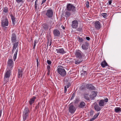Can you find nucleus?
<instances>
[{"label":"nucleus","instance_id":"obj_31","mask_svg":"<svg viewBox=\"0 0 121 121\" xmlns=\"http://www.w3.org/2000/svg\"><path fill=\"white\" fill-rule=\"evenodd\" d=\"M18 49L13 48L12 52L13 53H17L18 51Z\"/></svg>","mask_w":121,"mask_h":121},{"label":"nucleus","instance_id":"obj_36","mask_svg":"<svg viewBox=\"0 0 121 121\" xmlns=\"http://www.w3.org/2000/svg\"><path fill=\"white\" fill-rule=\"evenodd\" d=\"M37 40H35L34 41V45L33 47V48L34 49L36 46L37 43Z\"/></svg>","mask_w":121,"mask_h":121},{"label":"nucleus","instance_id":"obj_41","mask_svg":"<svg viewBox=\"0 0 121 121\" xmlns=\"http://www.w3.org/2000/svg\"><path fill=\"white\" fill-rule=\"evenodd\" d=\"M82 28L81 27H79L77 29V30L79 31H82Z\"/></svg>","mask_w":121,"mask_h":121},{"label":"nucleus","instance_id":"obj_29","mask_svg":"<svg viewBox=\"0 0 121 121\" xmlns=\"http://www.w3.org/2000/svg\"><path fill=\"white\" fill-rule=\"evenodd\" d=\"M24 112H25V113H27L28 114H29V113L30 112L28 108L26 107L25 108Z\"/></svg>","mask_w":121,"mask_h":121},{"label":"nucleus","instance_id":"obj_13","mask_svg":"<svg viewBox=\"0 0 121 121\" xmlns=\"http://www.w3.org/2000/svg\"><path fill=\"white\" fill-rule=\"evenodd\" d=\"M86 87L87 89L90 90H94L95 89L94 86L90 84H87Z\"/></svg>","mask_w":121,"mask_h":121},{"label":"nucleus","instance_id":"obj_33","mask_svg":"<svg viewBox=\"0 0 121 121\" xmlns=\"http://www.w3.org/2000/svg\"><path fill=\"white\" fill-rule=\"evenodd\" d=\"M29 116L23 115V119L24 121Z\"/></svg>","mask_w":121,"mask_h":121},{"label":"nucleus","instance_id":"obj_27","mask_svg":"<svg viewBox=\"0 0 121 121\" xmlns=\"http://www.w3.org/2000/svg\"><path fill=\"white\" fill-rule=\"evenodd\" d=\"M85 103L84 102H81L78 107L80 108H83L85 106Z\"/></svg>","mask_w":121,"mask_h":121},{"label":"nucleus","instance_id":"obj_18","mask_svg":"<svg viewBox=\"0 0 121 121\" xmlns=\"http://www.w3.org/2000/svg\"><path fill=\"white\" fill-rule=\"evenodd\" d=\"M83 55V53H75V56L76 57L80 59H82Z\"/></svg>","mask_w":121,"mask_h":121},{"label":"nucleus","instance_id":"obj_10","mask_svg":"<svg viewBox=\"0 0 121 121\" xmlns=\"http://www.w3.org/2000/svg\"><path fill=\"white\" fill-rule=\"evenodd\" d=\"M11 71L10 70H7L5 74L4 78H9L11 74Z\"/></svg>","mask_w":121,"mask_h":121},{"label":"nucleus","instance_id":"obj_56","mask_svg":"<svg viewBox=\"0 0 121 121\" xmlns=\"http://www.w3.org/2000/svg\"><path fill=\"white\" fill-rule=\"evenodd\" d=\"M23 115H26L27 116H29V114H27V113H25V112H23Z\"/></svg>","mask_w":121,"mask_h":121},{"label":"nucleus","instance_id":"obj_43","mask_svg":"<svg viewBox=\"0 0 121 121\" xmlns=\"http://www.w3.org/2000/svg\"><path fill=\"white\" fill-rule=\"evenodd\" d=\"M75 95V93H74L73 94L72 96V97H71V98L70 99V100H72L73 99V98H74V97Z\"/></svg>","mask_w":121,"mask_h":121},{"label":"nucleus","instance_id":"obj_35","mask_svg":"<svg viewBox=\"0 0 121 121\" xmlns=\"http://www.w3.org/2000/svg\"><path fill=\"white\" fill-rule=\"evenodd\" d=\"M66 87L67 88H68L71 85V83L69 82H68L67 83H66Z\"/></svg>","mask_w":121,"mask_h":121},{"label":"nucleus","instance_id":"obj_8","mask_svg":"<svg viewBox=\"0 0 121 121\" xmlns=\"http://www.w3.org/2000/svg\"><path fill=\"white\" fill-rule=\"evenodd\" d=\"M53 14L52 11L51 9H49L47 10L46 15L49 18H51L52 17Z\"/></svg>","mask_w":121,"mask_h":121},{"label":"nucleus","instance_id":"obj_21","mask_svg":"<svg viewBox=\"0 0 121 121\" xmlns=\"http://www.w3.org/2000/svg\"><path fill=\"white\" fill-rule=\"evenodd\" d=\"M99 113L100 112H99L93 116L92 118L90 119V121H93L95 120L98 117Z\"/></svg>","mask_w":121,"mask_h":121},{"label":"nucleus","instance_id":"obj_5","mask_svg":"<svg viewBox=\"0 0 121 121\" xmlns=\"http://www.w3.org/2000/svg\"><path fill=\"white\" fill-rule=\"evenodd\" d=\"M76 108L73 105L70 104L69 108V112L71 114H73L76 110Z\"/></svg>","mask_w":121,"mask_h":121},{"label":"nucleus","instance_id":"obj_45","mask_svg":"<svg viewBox=\"0 0 121 121\" xmlns=\"http://www.w3.org/2000/svg\"><path fill=\"white\" fill-rule=\"evenodd\" d=\"M10 16L11 18V19L12 20H15V17H14L11 14L10 15Z\"/></svg>","mask_w":121,"mask_h":121},{"label":"nucleus","instance_id":"obj_59","mask_svg":"<svg viewBox=\"0 0 121 121\" xmlns=\"http://www.w3.org/2000/svg\"><path fill=\"white\" fill-rule=\"evenodd\" d=\"M86 39L88 40L90 39V38L89 37H86Z\"/></svg>","mask_w":121,"mask_h":121},{"label":"nucleus","instance_id":"obj_53","mask_svg":"<svg viewBox=\"0 0 121 121\" xmlns=\"http://www.w3.org/2000/svg\"><path fill=\"white\" fill-rule=\"evenodd\" d=\"M47 63L49 65L51 64V61L49 60H47Z\"/></svg>","mask_w":121,"mask_h":121},{"label":"nucleus","instance_id":"obj_6","mask_svg":"<svg viewBox=\"0 0 121 121\" xmlns=\"http://www.w3.org/2000/svg\"><path fill=\"white\" fill-rule=\"evenodd\" d=\"M23 71V68L20 67L19 68L18 70V78H22Z\"/></svg>","mask_w":121,"mask_h":121},{"label":"nucleus","instance_id":"obj_48","mask_svg":"<svg viewBox=\"0 0 121 121\" xmlns=\"http://www.w3.org/2000/svg\"><path fill=\"white\" fill-rule=\"evenodd\" d=\"M16 1L18 3H20L22 1V0H16Z\"/></svg>","mask_w":121,"mask_h":121},{"label":"nucleus","instance_id":"obj_22","mask_svg":"<svg viewBox=\"0 0 121 121\" xmlns=\"http://www.w3.org/2000/svg\"><path fill=\"white\" fill-rule=\"evenodd\" d=\"M101 65L102 67L103 68L105 67L106 66H108L105 60L102 61L101 63Z\"/></svg>","mask_w":121,"mask_h":121},{"label":"nucleus","instance_id":"obj_28","mask_svg":"<svg viewBox=\"0 0 121 121\" xmlns=\"http://www.w3.org/2000/svg\"><path fill=\"white\" fill-rule=\"evenodd\" d=\"M43 27L44 29L45 30H47L48 29V25L47 24H43Z\"/></svg>","mask_w":121,"mask_h":121},{"label":"nucleus","instance_id":"obj_7","mask_svg":"<svg viewBox=\"0 0 121 121\" xmlns=\"http://www.w3.org/2000/svg\"><path fill=\"white\" fill-rule=\"evenodd\" d=\"M11 41L12 43L16 42H19V41L17 40V37L15 34L14 33H12L11 35Z\"/></svg>","mask_w":121,"mask_h":121},{"label":"nucleus","instance_id":"obj_42","mask_svg":"<svg viewBox=\"0 0 121 121\" xmlns=\"http://www.w3.org/2000/svg\"><path fill=\"white\" fill-rule=\"evenodd\" d=\"M94 113V111L92 110H91L90 112V115L91 116H92Z\"/></svg>","mask_w":121,"mask_h":121},{"label":"nucleus","instance_id":"obj_58","mask_svg":"<svg viewBox=\"0 0 121 121\" xmlns=\"http://www.w3.org/2000/svg\"><path fill=\"white\" fill-rule=\"evenodd\" d=\"M64 81L65 82H67L68 81V79L67 78H66L64 80Z\"/></svg>","mask_w":121,"mask_h":121},{"label":"nucleus","instance_id":"obj_30","mask_svg":"<svg viewBox=\"0 0 121 121\" xmlns=\"http://www.w3.org/2000/svg\"><path fill=\"white\" fill-rule=\"evenodd\" d=\"M3 11L5 13H7L8 11V9L7 7H5L4 8Z\"/></svg>","mask_w":121,"mask_h":121},{"label":"nucleus","instance_id":"obj_19","mask_svg":"<svg viewBox=\"0 0 121 121\" xmlns=\"http://www.w3.org/2000/svg\"><path fill=\"white\" fill-rule=\"evenodd\" d=\"M36 97H35L33 96L32 98H31L29 101V103L30 105H31L34 102L35 100L36 99Z\"/></svg>","mask_w":121,"mask_h":121},{"label":"nucleus","instance_id":"obj_52","mask_svg":"<svg viewBox=\"0 0 121 121\" xmlns=\"http://www.w3.org/2000/svg\"><path fill=\"white\" fill-rule=\"evenodd\" d=\"M13 22V25H15V24L16 23V21H15V20H12Z\"/></svg>","mask_w":121,"mask_h":121},{"label":"nucleus","instance_id":"obj_14","mask_svg":"<svg viewBox=\"0 0 121 121\" xmlns=\"http://www.w3.org/2000/svg\"><path fill=\"white\" fill-rule=\"evenodd\" d=\"M8 65L10 68L13 66V63L12 60L11 59H9L7 62Z\"/></svg>","mask_w":121,"mask_h":121},{"label":"nucleus","instance_id":"obj_49","mask_svg":"<svg viewBox=\"0 0 121 121\" xmlns=\"http://www.w3.org/2000/svg\"><path fill=\"white\" fill-rule=\"evenodd\" d=\"M67 91V88L66 86H64V93H65Z\"/></svg>","mask_w":121,"mask_h":121},{"label":"nucleus","instance_id":"obj_62","mask_svg":"<svg viewBox=\"0 0 121 121\" xmlns=\"http://www.w3.org/2000/svg\"><path fill=\"white\" fill-rule=\"evenodd\" d=\"M80 51L79 50H78L76 52V53H80Z\"/></svg>","mask_w":121,"mask_h":121},{"label":"nucleus","instance_id":"obj_40","mask_svg":"<svg viewBox=\"0 0 121 121\" xmlns=\"http://www.w3.org/2000/svg\"><path fill=\"white\" fill-rule=\"evenodd\" d=\"M51 41H50L49 42V41H48L47 43V47H48V46H50L51 45Z\"/></svg>","mask_w":121,"mask_h":121},{"label":"nucleus","instance_id":"obj_38","mask_svg":"<svg viewBox=\"0 0 121 121\" xmlns=\"http://www.w3.org/2000/svg\"><path fill=\"white\" fill-rule=\"evenodd\" d=\"M78 41L80 43L82 42L83 41L82 38L81 37H79L78 38Z\"/></svg>","mask_w":121,"mask_h":121},{"label":"nucleus","instance_id":"obj_63","mask_svg":"<svg viewBox=\"0 0 121 121\" xmlns=\"http://www.w3.org/2000/svg\"><path fill=\"white\" fill-rule=\"evenodd\" d=\"M36 62H37V67L38 66V64H39V61H38V60H36Z\"/></svg>","mask_w":121,"mask_h":121},{"label":"nucleus","instance_id":"obj_9","mask_svg":"<svg viewBox=\"0 0 121 121\" xmlns=\"http://www.w3.org/2000/svg\"><path fill=\"white\" fill-rule=\"evenodd\" d=\"M95 26L97 30H99L101 27L100 23L98 21H96L95 23Z\"/></svg>","mask_w":121,"mask_h":121},{"label":"nucleus","instance_id":"obj_23","mask_svg":"<svg viewBox=\"0 0 121 121\" xmlns=\"http://www.w3.org/2000/svg\"><path fill=\"white\" fill-rule=\"evenodd\" d=\"M57 53H64L65 52L63 48H58L56 49Z\"/></svg>","mask_w":121,"mask_h":121},{"label":"nucleus","instance_id":"obj_55","mask_svg":"<svg viewBox=\"0 0 121 121\" xmlns=\"http://www.w3.org/2000/svg\"><path fill=\"white\" fill-rule=\"evenodd\" d=\"M108 2L109 5L111 4L112 2V0H108Z\"/></svg>","mask_w":121,"mask_h":121},{"label":"nucleus","instance_id":"obj_4","mask_svg":"<svg viewBox=\"0 0 121 121\" xmlns=\"http://www.w3.org/2000/svg\"><path fill=\"white\" fill-rule=\"evenodd\" d=\"M108 99L106 98L104 99H101L98 102V105L100 107H104L106 104V103L108 102Z\"/></svg>","mask_w":121,"mask_h":121},{"label":"nucleus","instance_id":"obj_46","mask_svg":"<svg viewBox=\"0 0 121 121\" xmlns=\"http://www.w3.org/2000/svg\"><path fill=\"white\" fill-rule=\"evenodd\" d=\"M50 68L51 67L49 65H48L47 67V69H48V71H49L51 70Z\"/></svg>","mask_w":121,"mask_h":121},{"label":"nucleus","instance_id":"obj_54","mask_svg":"<svg viewBox=\"0 0 121 121\" xmlns=\"http://www.w3.org/2000/svg\"><path fill=\"white\" fill-rule=\"evenodd\" d=\"M85 89V87L84 86H81L80 88V89L81 90H84Z\"/></svg>","mask_w":121,"mask_h":121},{"label":"nucleus","instance_id":"obj_47","mask_svg":"<svg viewBox=\"0 0 121 121\" xmlns=\"http://www.w3.org/2000/svg\"><path fill=\"white\" fill-rule=\"evenodd\" d=\"M42 104L40 102H39L37 106H37L38 108H39V107H40V105H41Z\"/></svg>","mask_w":121,"mask_h":121},{"label":"nucleus","instance_id":"obj_2","mask_svg":"<svg viewBox=\"0 0 121 121\" xmlns=\"http://www.w3.org/2000/svg\"><path fill=\"white\" fill-rule=\"evenodd\" d=\"M1 21V26L3 28H5L6 26H8L9 22L8 19L7 18H3Z\"/></svg>","mask_w":121,"mask_h":121},{"label":"nucleus","instance_id":"obj_25","mask_svg":"<svg viewBox=\"0 0 121 121\" xmlns=\"http://www.w3.org/2000/svg\"><path fill=\"white\" fill-rule=\"evenodd\" d=\"M114 111L116 113H119L121 112V108L120 107H116Z\"/></svg>","mask_w":121,"mask_h":121},{"label":"nucleus","instance_id":"obj_17","mask_svg":"<svg viewBox=\"0 0 121 121\" xmlns=\"http://www.w3.org/2000/svg\"><path fill=\"white\" fill-rule=\"evenodd\" d=\"M53 33L55 36H58L60 35V32L59 30H53Z\"/></svg>","mask_w":121,"mask_h":121},{"label":"nucleus","instance_id":"obj_32","mask_svg":"<svg viewBox=\"0 0 121 121\" xmlns=\"http://www.w3.org/2000/svg\"><path fill=\"white\" fill-rule=\"evenodd\" d=\"M65 16L66 17H67L70 15V13L69 12L67 11L65 13Z\"/></svg>","mask_w":121,"mask_h":121},{"label":"nucleus","instance_id":"obj_39","mask_svg":"<svg viewBox=\"0 0 121 121\" xmlns=\"http://www.w3.org/2000/svg\"><path fill=\"white\" fill-rule=\"evenodd\" d=\"M82 72H83V73H81V75L82 76L83 75L84 76H85V75H86V74L87 73H86V71H82Z\"/></svg>","mask_w":121,"mask_h":121},{"label":"nucleus","instance_id":"obj_16","mask_svg":"<svg viewBox=\"0 0 121 121\" xmlns=\"http://www.w3.org/2000/svg\"><path fill=\"white\" fill-rule=\"evenodd\" d=\"M101 107L97 104H95L94 106V108L95 110L97 112L100 111L101 110L102 108Z\"/></svg>","mask_w":121,"mask_h":121},{"label":"nucleus","instance_id":"obj_1","mask_svg":"<svg viewBox=\"0 0 121 121\" xmlns=\"http://www.w3.org/2000/svg\"><path fill=\"white\" fill-rule=\"evenodd\" d=\"M63 68L62 66H59L58 67L57 70L58 73L62 77H64L66 75V72L64 69L62 68Z\"/></svg>","mask_w":121,"mask_h":121},{"label":"nucleus","instance_id":"obj_12","mask_svg":"<svg viewBox=\"0 0 121 121\" xmlns=\"http://www.w3.org/2000/svg\"><path fill=\"white\" fill-rule=\"evenodd\" d=\"M78 22L76 20H75L72 21V26L73 28H76L78 26Z\"/></svg>","mask_w":121,"mask_h":121},{"label":"nucleus","instance_id":"obj_20","mask_svg":"<svg viewBox=\"0 0 121 121\" xmlns=\"http://www.w3.org/2000/svg\"><path fill=\"white\" fill-rule=\"evenodd\" d=\"M84 97L87 100H89L90 99V95H89V94L88 93H84Z\"/></svg>","mask_w":121,"mask_h":121},{"label":"nucleus","instance_id":"obj_11","mask_svg":"<svg viewBox=\"0 0 121 121\" xmlns=\"http://www.w3.org/2000/svg\"><path fill=\"white\" fill-rule=\"evenodd\" d=\"M89 45V43L87 42H85L82 44V48L83 50H86L88 49Z\"/></svg>","mask_w":121,"mask_h":121},{"label":"nucleus","instance_id":"obj_26","mask_svg":"<svg viewBox=\"0 0 121 121\" xmlns=\"http://www.w3.org/2000/svg\"><path fill=\"white\" fill-rule=\"evenodd\" d=\"M19 44V42H16L14 43L13 44V48L18 49V46Z\"/></svg>","mask_w":121,"mask_h":121},{"label":"nucleus","instance_id":"obj_3","mask_svg":"<svg viewBox=\"0 0 121 121\" xmlns=\"http://www.w3.org/2000/svg\"><path fill=\"white\" fill-rule=\"evenodd\" d=\"M67 10L69 11L74 12L76 11L75 7L72 4H69L67 6Z\"/></svg>","mask_w":121,"mask_h":121},{"label":"nucleus","instance_id":"obj_50","mask_svg":"<svg viewBox=\"0 0 121 121\" xmlns=\"http://www.w3.org/2000/svg\"><path fill=\"white\" fill-rule=\"evenodd\" d=\"M86 7L87 8H88L89 6V2L88 1H87L86 2Z\"/></svg>","mask_w":121,"mask_h":121},{"label":"nucleus","instance_id":"obj_60","mask_svg":"<svg viewBox=\"0 0 121 121\" xmlns=\"http://www.w3.org/2000/svg\"><path fill=\"white\" fill-rule=\"evenodd\" d=\"M75 100L76 101H75V102H74L75 103H77L78 102V99H76Z\"/></svg>","mask_w":121,"mask_h":121},{"label":"nucleus","instance_id":"obj_64","mask_svg":"<svg viewBox=\"0 0 121 121\" xmlns=\"http://www.w3.org/2000/svg\"><path fill=\"white\" fill-rule=\"evenodd\" d=\"M39 108H38V107L36 106V107L35 108V110H36L38 109V110L39 109Z\"/></svg>","mask_w":121,"mask_h":121},{"label":"nucleus","instance_id":"obj_44","mask_svg":"<svg viewBox=\"0 0 121 121\" xmlns=\"http://www.w3.org/2000/svg\"><path fill=\"white\" fill-rule=\"evenodd\" d=\"M17 53H14V54L13 56V59L14 61L15 60V59L16 58L17 55Z\"/></svg>","mask_w":121,"mask_h":121},{"label":"nucleus","instance_id":"obj_24","mask_svg":"<svg viewBox=\"0 0 121 121\" xmlns=\"http://www.w3.org/2000/svg\"><path fill=\"white\" fill-rule=\"evenodd\" d=\"M83 60L82 59H76L75 60V64L77 65H78L82 62Z\"/></svg>","mask_w":121,"mask_h":121},{"label":"nucleus","instance_id":"obj_15","mask_svg":"<svg viewBox=\"0 0 121 121\" xmlns=\"http://www.w3.org/2000/svg\"><path fill=\"white\" fill-rule=\"evenodd\" d=\"M97 92L95 91H93L92 92V95H90V98L91 99V100L93 99L97 95Z\"/></svg>","mask_w":121,"mask_h":121},{"label":"nucleus","instance_id":"obj_61","mask_svg":"<svg viewBox=\"0 0 121 121\" xmlns=\"http://www.w3.org/2000/svg\"><path fill=\"white\" fill-rule=\"evenodd\" d=\"M46 0H43L41 4L44 3Z\"/></svg>","mask_w":121,"mask_h":121},{"label":"nucleus","instance_id":"obj_37","mask_svg":"<svg viewBox=\"0 0 121 121\" xmlns=\"http://www.w3.org/2000/svg\"><path fill=\"white\" fill-rule=\"evenodd\" d=\"M7 78H4V84H5L6 83H7V82L9 81V79H7Z\"/></svg>","mask_w":121,"mask_h":121},{"label":"nucleus","instance_id":"obj_57","mask_svg":"<svg viewBox=\"0 0 121 121\" xmlns=\"http://www.w3.org/2000/svg\"><path fill=\"white\" fill-rule=\"evenodd\" d=\"M59 64H61L62 65H64V63L63 62H62L61 61H61H60V62H59Z\"/></svg>","mask_w":121,"mask_h":121},{"label":"nucleus","instance_id":"obj_34","mask_svg":"<svg viewBox=\"0 0 121 121\" xmlns=\"http://www.w3.org/2000/svg\"><path fill=\"white\" fill-rule=\"evenodd\" d=\"M101 15L104 18H106L107 16V14L106 13H103L101 14Z\"/></svg>","mask_w":121,"mask_h":121},{"label":"nucleus","instance_id":"obj_51","mask_svg":"<svg viewBox=\"0 0 121 121\" xmlns=\"http://www.w3.org/2000/svg\"><path fill=\"white\" fill-rule=\"evenodd\" d=\"M38 4L37 3H35V9L36 10L37 9V8Z\"/></svg>","mask_w":121,"mask_h":121}]
</instances>
